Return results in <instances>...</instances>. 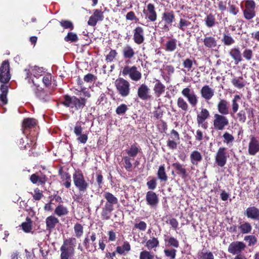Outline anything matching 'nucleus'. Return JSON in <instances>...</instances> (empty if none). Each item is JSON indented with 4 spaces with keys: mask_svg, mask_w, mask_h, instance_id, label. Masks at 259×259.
Listing matches in <instances>:
<instances>
[{
    "mask_svg": "<svg viewBox=\"0 0 259 259\" xmlns=\"http://www.w3.org/2000/svg\"><path fill=\"white\" fill-rule=\"evenodd\" d=\"M76 240L75 238L65 239L60 247L61 259H71L74 255Z\"/></svg>",
    "mask_w": 259,
    "mask_h": 259,
    "instance_id": "nucleus-1",
    "label": "nucleus"
},
{
    "mask_svg": "<svg viewBox=\"0 0 259 259\" xmlns=\"http://www.w3.org/2000/svg\"><path fill=\"white\" fill-rule=\"evenodd\" d=\"M86 99L84 98H77L75 96L66 95L64 97L63 104L71 108H74L75 110H81L85 106Z\"/></svg>",
    "mask_w": 259,
    "mask_h": 259,
    "instance_id": "nucleus-2",
    "label": "nucleus"
},
{
    "mask_svg": "<svg viewBox=\"0 0 259 259\" xmlns=\"http://www.w3.org/2000/svg\"><path fill=\"white\" fill-rule=\"evenodd\" d=\"M73 180L75 186L80 192L87 191L89 184L80 170H76L73 174Z\"/></svg>",
    "mask_w": 259,
    "mask_h": 259,
    "instance_id": "nucleus-3",
    "label": "nucleus"
},
{
    "mask_svg": "<svg viewBox=\"0 0 259 259\" xmlns=\"http://www.w3.org/2000/svg\"><path fill=\"white\" fill-rule=\"evenodd\" d=\"M115 86L118 94L122 97H126L130 94V83L123 79L119 77L115 81Z\"/></svg>",
    "mask_w": 259,
    "mask_h": 259,
    "instance_id": "nucleus-4",
    "label": "nucleus"
},
{
    "mask_svg": "<svg viewBox=\"0 0 259 259\" xmlns=\"http://www.w3.org/2000/svg\"><path fill=\"white\" fill-rule=\"evenodd\" d=\"M254 109L251 107H246L239 111L236 114L233 115L232 117L236 121L240 123H245L246 121L247 117L251 119L254 117Z\"/></svg>",
    "mask_w": 259,
    "mask_h": 259,
    "instance_id": "nucleus-5",
    "label": "nucleus"
},
{
    "mask_svg": "<svg viewBox=\"0 0 259 259\" xmlns=\"http://www.w3.org/2000/svg\"><path fill=\"white\" fill-rule=\"evenodd\" d=\"M229 124V119L225 115L215 113L213 116V125L217 131H222Z\"/></svg>",
    "mask_w": 259,
    "mask_h": 259,
    "instance_id": "nucleus-6",
    "label": "nucleus"
},
{
    "mask_svg": "<svg viewBox=\"0 0 259 259\" xmlns=\"http://www.w3.org/2000/svg\"><path fill=\"white\" fill-rule=\"evenodd\" d=\"M121 72L123 76L128 75L131 79L134 81H138L142 78L141 73L135 66L132 67L125 66L123 68Z\"/></svg>",
    "mask_w": 259,
    "mask_h": 259,
    "instance_id": "nucleus-7",
    "label": "nucleus"
},
{
    "mask_svg": "<svg viewBox=\"0 0 259 259\" xmlns=\"http://www.w3.org/2000/svg\"><path fill=\"white\" fill-rule=\"evenodd\" d=\"M182 95L185 97L192 107L196 106L198 103L199 97L194 90L189 87L184 88L181 91Z\"/></svg>",
    "mask_w": 259,
    "mask_h": 259,
    "instance_id": "nucleus-8",
    "label": "nucleus"
},
{
    "mask_svg": "<svg viewBox=\"0 0 259 259\" xmlns=\"http://www.w3.org/2000/svg\"><path fill=\"white\" fill-rule=\"evenodd\" d=\"M11 74L10 73V65L9 61H4L0 67V82L6 83L10 80Z\"/></svg>",
    "mask_w": 259,
    "mask_h": 259,
    "instance_id": "nucleus-9",
    "label": "nucleus"
},
{
    "mask_svg": "<svg viewBox=\"0 0 259 259\" xmlns=\"http://www.w3.org/2000/svg\"><path fill=\"white\" fill-rule=\"evenodd\" d=\"M227 150V148L221 147L217 152L215 161L217 165L220 167H223L227 163L229 157Z\"/></svg>",
    "mask_w": 259,
    "mask_h": 259,
    "instance_id": "nucleus-10",
    "label": "nucleus"
},
{
    "mask_svg": "<svg viewBox=\"0 0 259 259\" xmlns=\"http://www.w3.org/2000/svg\"><path fill=\"white\" fill-rule=\"evenodd\" d=\"M31 82L33 83L32 87L33 90L35 93V96L40 100L43 102H47L50 100V93H48L41 88L36 87L34 81L32 79Z\"/></svg>",
    "mask_w": 259,
    "mask_h": 259,
    "instance_id": "nucleus-11",
    "label": "nucleus"
},
{
    "mask_svg": "<svg viewBox=\"0 0 259 259\" xmlns=\"http://www.w3.org/2000/svg\"><path fill=\"white\" fill-rule=\"evenodd\" d=\"M245 248L246 245L244 242L241 241H234L229 245L228 250L229 252L233 255H238L240 254Z\"/></svg>",
    "mask_w": 259,
    "mask_h": 259,
    "instance_id": "nucleus-12",
    "label": "nucleus"
},
{
    "mask_svg": "<svg viewBox=\"0 0 259 259\" xmlns=\"http://www.w3.org/2000/svg\"><path fill=\"white\" fill-rule=\"evenodd\" d=\"M137 95L140 99L144 101L148 100L151 97L150 89L145 83H143L139 86L137 91Z\"/></svg>",
    "mask_w": 259,
    "mask_h": 259,
    "instance_id": "nucleus-13",
    "label": "nucleus"
},
{
    "mask_svg": "<svg viewBox=\"0 0 259 259\" xmlns=\"http://www.w3.org/2000/svg\"><path fill=\"white\" fill-rule=\"evenodd\" d=\"M25 71L26 73V78H30L28 79L29 82H30V75H33L36 78H38L39 76L43 75L45 73L42 68L38 67L37 66L29 67L28 69H25Z\"/></svg>",
    "mask_w": 259,
    "mask_h": 259,
    "instance_id": "nucleus-14",
    "label": "nucleus"
},
{
    "mask_svg": "<svg viewBox=\"0 0 259 259\" xmlns=\"http://www.w3.org/2000/svg\"><path fill=\"white\" fill-rule=\"evenodd\" d=\"M200 93L201 97L205 101H209L214 96V90L208 85H205L202 87Z\"/></svg>",
    "mask_w": 259,
    "mask_h": 259,
    "instance_id": "nucleus-15",
    "label": "nucleus"
},
{
    "mask_svg": "<svg viewBox=\"0 0 259 259\" xmlns=\"http://www.w3.org/2000/svg\"><path fill=\"white\" fill-rule=\"evenodd\" d=\"M143 13L146 18L150 21L154 22L157 19V14L155 10L154 6L152 4H148L147 9L143 10Z\"/></svg>",
    "mask_w": 259,
    "mask_h": 259,
    "instance_id": "nucleus-16",
    "label": "nucleus"
},
{
    "mask_svg": "<svg viewBox=\"0 0 259 259\" xmlns=\"http://www.w3.org/2000/svg\"><path fill=\"white\" fill-rule=\"evenodd\" d=\"M146 200L147 204L152 207H156L159 202L158 196L154 192L152 191L147 192Z\"/></svg>",
    "mask_w": 259,
    "mask_h": 259,
    "instance_id": "nucleus-17",
    "label": "nucleus"
},
{
    "mask_svg": "<svg viewBox=\"0 0 259 259\" xmlns=\"http://www.w3.org/2000/svg\"><path fill=\"white\" fill-rule=\"evenodd\" d=\"M209 116L208 110L205 108H202L200 113L197 115V122L199 126L206 128V125L203 123L205 120Z\"/></svg>",
    "mask_w": 259,
    "mask_h": 259,
    "instance_id": "nucleus-18",
    "label": "nucleus"
},
{
    "mask_svg": "<svg viewBox=\"0 0 259 259\" xmlns=\"http://www.w3.org/2000/svg\"><path fill=\"white\" fill-rule=\"evenodd\" d=\"M258 151L259 141L255 137H252L248 144V153L251 155H254Z\"/></svg>",
    "mask_w": 259,
    "mask_h": 259,
    "instance_id": "nucleus-19",
    "label": "nucleus"
},
{
    "mask_svg": "<svg viewBox=\"0 0 259 259\" xmlns=\"http://www.w3.org/2000/svg\"><path fill=\"white\" fill-rule=\"evenodd\" d=\"M217 109L220 114L228 115L230 111L229 102L225 99L220 100L217 105Z\"/></svg>",
    "mask_w": 259,
    "mask_h": 259,
    "instance_id": "nucleus-20",
    "label": "nucleus"
},
{
    "mask_svg": "<svg viewBox=\"0 0 259 259\" xmlns=\"http://www.w3.org/2000/svg\"><path fill=\"white\" fill-rule=\"evenodd\" d=\"M153 91L156 97H160L165 91V86L158 79H155Z\"/></svg>",
    "mask_w": 259,
    "mask_h": 259,
    "instance_id": "nucleus-21",
    "label": "nucleus"
},
{
    "mask_svg": "<svg viewBox=\"0 0 259 259\" xmlns=\"http://www.w3.org/2000/svg\"><path fill=\"white\" fill-rule=\"evenodd\" d=\"M229 55L234 61L235 65L238 64L242 60L241 53L238 47L232 48L229 51Z\"/></svg>",
    "mask_w": 259,
    "mask_h": 259,
    "instance_id": "nucleus-22",
    "label": "nucleus"
},
{
    "mask_svg": "<svg viewBox=\"0 0 259 259\" xmlns=\"http://www.w3.org/2000/svg\"><path fill=\"white\" fill-rule=\"evenodd\" d=\"M134 41L137 44H141L144 40V30L141 27H137L134 30Z\"/></svg>",
    "mask_w": 259,
    "mask_h": 259,
    "instance_id": "nucleus-23",
    "label": "nucleus"
},
{
    "mask_svg": "<svg viewBox=\"0 0 259 259\" xmlns=\"http://www.w3.org/2000/svg\"><path fill=\"white\" fill-rule=\"evenodd\" d=\"M178 175H180L182 179H185L187 176V170L185 166L179 162H176L172 164Z\"/></svg>",
    "mask_w": 259,
    "mask_h": 259,
    "instance_id": "nucleus-24",
    "label": "nucleus"
},
{
    "mask_svg": "<svg viewBox=\"0 0 259 259\" xmlns=\"http://www.w3.org/2000/svg\"><path fill=\"white\" fill-rule=\"evenodd\" d=\"M245 214L248 218L254 220H259V209L254 206L247 208Z\"/></svg>",
    "mask_w": 259,
    "mask_h": 259,
    "instance_id": "nucleus-25",
    "label": "nucleus"
},
{
    "mask_svg": "<svg viewBox=\"0 0 259 259\" xmlns=\"http://www.w3.org/2000/svg\"><path fill=\"white\" fill-rule=\"evenodd\" d=\"M141 149L137 144H133L128 149L126 150V153L127 154V156L134 159L138 154L141 152Z\"/></svg>",
    "mask_w": 259,
    "mask_h": 259,
    "instance_id": "nucleus-26",
    "label": "nucleus"
},
{
    "mask_svg": "<svg viewBox=\"0 0 259 259\" xmlns=\"http://www.w3.org/2000/svg\"><path fill=\"white\" fill-rule=\"evenodd\" d=\"M161 18L166 24L171 25L175 21V15L172 11H165L162 14Z\"/></svg>",
    "mask_w": 259,
    "mask_h": 259,
    "instance_id": "nucleus-27",
    "label": "nucleus"
},
{
    "mask_svg": "<svg viewBox=\"0 0 259 259\" xmlns=\"http://www.w3.org/2000/svg\"><path fill=\"white\" fill-rule=\"evenodd\" d=\"M203 42L206 48L213 49L217 47V40L213 36H205Z\"/></svg>",
    "mask_w": 259,
    "mask_h": 259,
    "instance_id": "nucleus-28",
    "label": "nucleus"
},
{
    "mask_svg": "<svg viewBox=\"0 0 259 259\" xmlns=\"http://www.w3.org/2000/svg\"><path fill=\"white\" fill-rule=\"evenodd\" d=\"M103 196L107 200V202L105 203L106 205L113 207L114 205L118 203V199L110 192H105Z\"/></svg>",
    "mask_w": 259,
    "mask_h": 259,
    "instance_id": "nucleus-29",
    "label": "nucleus"
},
{
    "mask_svg": "<svg viewBox=\"0 0 259 259\" xmlns=\"http://www.w3.org/2000/svg\"><path fill=\"white\" fill-rule=\"evenodd\" d=\"M241 99V97L239 95H236L234 96L233 99L231 102L232 110L231 111V116L233 117L234 115L238 110L239 105V102Z\"/></svg>",
    "mask_w": 259,
    "mask_h": 259,
    "instance_id": "nucleus-30",
    "label": "nucleus"
},
{
    "mask_svg": "<svg viewBox=\"0 0 259 259\" xmlns=\"http://www.w3.org/2000/svg\"><path fill=\"white\" fill-rule=\"evenodd\" d=\"M131 249V245L127 241H124L122 246H117L116 252L121 255H125Z\"/></svg>",
    "mask_w": 259,
    "mask_h": 259,
    "instance_id": "nucleus-31",
    "label": "nucleus"
},
{
    "mask_svg": "<svg viewBox=\"0 0 259 259\" xmlns=\"http://www.w3.org/2000/svg\"><path fill=\"white\" fill-rule=\"evenodd\" d=\"M177 40L175 38H171L167 41L164 45V50L166 52H172L177 49Z\"/></svg>",
    "mask_w": 259,
    "mask_h": 259,
    "instance_id": "nucleus-32",
    "label": "nucleus"
},
{
    "mask_svg": "<svg viewBox=\"0 0 259 259\" xmlns=\"http://www.w3.org/2000/svg\"><path fill=\"white\" fill-rule=\"evenodd\" d=\"M47 229L51 230L54 229L56 225L59 223V220L54 216L48 217L46 220Z\"/></svg>",
    "mask_w": 259,
    "mask_h": 259,
    "instance_id": "nucleus-33",
    "label": "nucleus"
},
{
    "mask_svg": "<svg viewBox=\"0 0 259 259\" xmlns=\"http://www.w3.org/2000/svg\"><path fill=\"white\" fill-rule=\"evenodd\" d=\"M190 158L191 163L194 165H197L198 162L201 161L202 159V156L201 153L196 150L191 152Z\"/></svg>",
    "mask_w": 259,
    "mask_h": 259,
    "instance_id": "nucleus-34",
    "label": "nucleus"
},
{
    "mask_svg": "<svg viewBox=\"0 0 259 259\" xmlns=\"http://www.w3.org/2000/svg\"><path fill=\"white\" fill-rule=\"evenodd\" d=\"M113 207L109 206L105 204L102 208L101 217L102 219L107 220L110 218L111 213L113 210Z\"/></svg>",
    "mask_w": 259,
    "mask_h": 259,
    "instance_id": "nucleus-35",
    "label": "nucleus"
},
{
    "mask_svg": "<svg viewBox=\"0 0 259 259\" xmlns=\"http://www.w3.org/2000/svg\"><path fill=\"white\" fill-rule=\"evenodd\" d=\"M238 228L242 234H248L251 232L252 228L249 223L243 222L240 223Z\"/></svg>",
    "mask_w": 259,
    "mask_h": 259,
    "instance_id": "nucleus-36",
    "label": "nucleus"
},
{
    "mask_svg": "<svg viewBox=\"0 0 259 259\" xmlns=\"http://www.w3.org/2000/svg\"><path fill=\"white\" fill-rule=\"evenodd\" d=\"M157 175L158 178L162 182H166L168 180L166 175L164 165H161L159 166L157 171Z\"/></svg>",
    "mask_w": 259,
    "mask_h": 259,
    "instance_id": "nucleus-37",
    "label": "nucleus"
},
{
    "mask_svg": "<svg viewBox=\"0 0 259 259\" xmlns=\"http://www.w3.org/2000/svg\"><path fill=\"white\" fill-rule=\"evenodd\" d=\"M231 82L238 89H242L245 85V82L242 77H235L232 78Z\"/></svg>",
    "mask_w": 259,
    "mask_h": 259,
    "instance_id": "nucleus-38",
    "label": "nucleus"
},
{
    "mask_svg": "<svg viewBox=\"0 0 259 259\" xmlns=\"http://www.w3.org/2000/svg\"><path fill=\"white\" fill-rule=\"evenodd\" d=\"M222 41L224 45L230 46L234 44L235 42V39L231 36L229 33H224L223 35Z\"/></svg>",
    "mask_w": 259,
    "mask_h": 259,
    "instance_id": "nucleus-39",
    "label": "nucleus"
},
{
    "mask_svg": "<svg viewBox=\"0 0 259 259\" xmlns=\"http://www.w3.org/2000/svg\"><path fill=\"white\" fill-rule=\"evenodd\" d=\"M205 24L208 28H211L217 23L215 18L212 14H209L204 19Z\"/></svg>",
    "mask_w": 259,
    "mask_h": 259,
    "instance_id": "nucleus-40",
    "label": "nucleus"
},
{
    "mask_svg": "<svg viewBox=\"0 0 259 259\" xmlns=\"http://www.w3.org/2000/svg\"><path fill=\"white\" fill-rule=\"evenodd\" d=\"M159 241L157 238L153 237L150 239H149L146 243L145 246L149 250L156 248L159 246Z\"/></svg>",
    "mask_w": 259,
    "mask_h": 259,
    "instance_id": "nucleus-41",
    "label": "nucleus"
},
{
    "mask_svg": "<svg viewBox=\"0 0 259 259\" xmlns=\"http://www.w3.org/2000/svg\"><path fill=\"white\" fill-rule=\"evenodd\" d=\"M198 257L200 259H214L213 253L207 250H202L198 253Z\"/></svg>",
    "mask_w": 259,
    "mask_h": 259,
    "instance_id": "nucleus-42",
    "label": "nucleus"
},
{
    "mask_svg": "<svg viewBox=\"0 0 259 259\" xmlns=\"http://www.w3.org/2000/svg\"><path fill=\"white\" fill-rule=\"evenodd\" d=\"M36 124V120L33 118H25L24 119L22 127L24 128H30L33 127Z\"/></svg>",
    "mask_w": 259,
    "mask_h": 259,
    "instance_id": "nucleus-43",
    "label": "nucleus"
},
{
    "mask_svg": "<svg viewBox=\"0 0 259 259\" xmlns=\"http://www.w3.org/2000/svg\"><path fill=\"white\" fill-rule=\"evenodd\" d=\"M68 209L66 207L63 205H59L55 209V213L58 217L65 215L68 213Z\"/></svg>",
    "mask_w": 259,
    "mask_h": 259,
    "instance_id": "nucleus-44",
    "label": "nucleus"
},
{
    "mask_svg": "<svg viewBox=\"0 0 259 259\" xmlns=\"http://www.w3.org/2000/svg\"><path fill=\"white\" fill-rule=\"evenodd\" d=\"M190 25H191V22L185 19L180 18L177 27L182 31H185Z\"/></svg>",
    "mask_w": 259,
    "mask_h": 259,
    "instance_id": "nucleus-45",
    "label": "nucleus"
},
{
    "mask_svg": "<svg viewBox=\"0 0 259 259\" xmlns=\"http://www.w3.org/2000/svg\"><path fill=\"white\" fill-rule=\"evenodd\" d=\"M224 139L223 142L228 146H232L234 138L232 135L228 132H225L222 136Z\"/></svg>",
    "mask_w": 259,
    "mask_h": 259,
    "instance_id": "nucleus-46",
    "label": "nucleus"
},
{
    "mask_svg": "<svg viewBox=\"0 0 259 259\" xmlns=\"http://www.w3.org/2000/svg\"><path fill=\"white\" fill-rule=\"evenodd\" d=\"M123 54L125 58L131 59L134 57L135 52L131 47L127 46L123 49Z\"/></svg>",
    "mask_w": 259,
    "mask_h": 259,
    "instance_id": "nucleus-47",
    "label": "nucleus"
},
{
    "mask_svg": "<svg viewBox=\"0 0 259 259\" xmlns=\"http://www.w3.org/2000/svg\"><path fill=\"white\" fill-rule=\"evenodd\" d=\"M165 241L167 243L168 246L173 247L176 248L179 247V241L174 237H167V238L165 239Z\"/></svg>",
    "mask_w": 259,
    "mask_h": 259,
    "instance_id": "nucleus-48",
    "label": "nucleus"
},
{
    "mask_svg": "<svg viewBox=\"0 0 259 259\" xmlns=\"http://www.w3.org/2000/svg\"><path fill=\"white\" fill-rule=\"evenodd\" d=\"M32 143V140H29L27 137H25L20 140L19 144L21 149H26L27 146L31 147Z\"/></svg>",
    "mask_w": 259,
    "mask_h": 259,
    "instance_id": "nucleus-49",
    "label": "nucleus"
},
{
    "mask_svg": "<svg viewBox=\"0 0 259 259\" xmlns=\"http://www.w3.org/2000/svg\"><path fill=\"white\" fill-rule=\"evenodd\" d=\"M134 160L131 157H128V156H124L123 158V165L125 169L129 172L132 171V160Z\"/></svg>",
    "mask_w": 259,
    "mask_h": 259,
    "instance_id": "nucleus-50",
    "label": "nucleus"
},
{
    "mask_svg": "<svg viewBox=\"0 0 259 259\" xmlns=\"http://www.w3.org/2000/svg\"><path fill=\"white\" fill-rule=\"evenodd\" d=\"M177 106L184 111H187L189 107L188 104L182 97L178 98L177 100Z\"/></svg>",
    "mask_w": 259,
    "mask_h": 259,
    "instance_id": "nucleus-51",
    "label": "nucleus"
},
{
    "mask_svg": "<svg viewBox=\"0 0 259 259\" xmlns=\"http://www.w3.org/2000/svg\"><path fill=\"white\" fill-rule=\"evenodd\" d=\"M74 231L75 236L78 238H80L83 233V226L80 224L76 223L74 226Z\"/></svg>",
    "mask_w": 259,
    "mask_h": 259,
    "instance_id": "nucleus-52",
    "label": "nucleus"
},
{
    "mask_svg": "<svg viewBox=\"0 0 259 259\" xmlns=\"http://www.w3.org/2000/svg\"><path fill=\"white\" fill-rule=\"evenodd\" d=\"M243 15L246 19L250 20L255 16V10L245 8L243 11Z\"/></svg>",
    "mask_w": 259,
    "mask_h": 259,
    "instance_id": "nucleus-53",
    "label": "nucleus"
},
{
    "mask_svg": "<svg viewBox=\"0 0 259 259\" xmlns=\"http://www.w3.org/2000/svg\"><path fill=\"white\" fill-rule=\"evenodd\" d=\"M78 38L77 34L75 33L70 32L64 37V40L67 42H73L78 40Z\"/></svg>",
    "mask_w": 259,
    "mask_h": 259,
    "instance_id": "nucleus-54",
    "label": "nucleus"
},
{
    "mask_svg": "<svg viewBox=\"0 0 259 259\" xmlns=\"http://www.w3.org/2000/svg\"><path fill=\"white\" fill-rule=\"evenodd\" d=\"M244 240L248 242L249 246L254 245L257 242V238L252 235L245 236Z\"/></svg>",
    "mask_w": 259,
    "mask_h": 259,
    "instance_id": "nucleus-55",
    "label": "nucleus"
},
{
    "mask_svg": "<svg viewBox=\"0 0 259 259\" xmlns=\"http://www.w3.org/2000/svg\"><path fill=\"white\" fill-rule=\"evenodd\" d=\"M154 255L148 250L142 251L140 253V259H153Z\"/></svg>",
    "mask_w": 259,
    "mask_h": 259,
    "instance_id": "nucleus-56",
    "label": "nucleus"
},
{
    "mask_svg": "<svg viewBox=\"0 0 259 259\" xmlns=\"http://www.w3.org/2000/svg\"><path fill=\"white\" fill-rule=\"evenodd\" d=\"M177 250L175 249H165L164 253L166 256L170 257V259H175L176 256Z\"/></svg>",
    "mask_w": 259,
    "mask_h": 259,
    "instance_id": "nucleus-57",
    "label": "nucleus"
},
{
    "mask_svg": "<svg viewBox=\"0 0 259 259\" xmlns=\"http://www.w3.org/2000/svg\"><path fill=\"white\" fill-rule=\"evenodd\" d=\"M127 109V105L124 104H122L116 108V113L118 115L123 114L126 112Z\"/></svg>",
    "mask_w": 259,
    "mask_h": 259,
    "instance_id": "nucleus-58",
    "label": "nucleus"
},
{
    "mask_svg": "<svg viewBox=\"0 0 259 259\" xmlns=\"http://www.w3.org/2000/svg\"><path fill=\"white\" fill-rule=\"evenodd\" d=\"M26 221L27 222L22 224V228L25 232H29L31 230V220L27 218Z\"/></svg>",
    "mask_w": 259,
    "mask_h": 259,
    "instance_id": "nucleus-59",
    "label": "nucleus"
},
{
    "mask_svg": "<svg viewBox=\"0 0 259 259\" xmlns=\"http://www.w3.org/2000/svg\"><path fill=\"white\" fill-rule=\"evenodd\" d=\"M60 25L65 29H73V25L72 23L68 20H62L60 22Z\"/></svg>",
    "mask_w": 259,
    "mask_h": 259,
    "instance_id": "nucleus-60",
    "label": "nucleus"
},
{
    "mask_svg": "<svg viewBox=\"0 0 259 259\" xmlns=\"http://www.w3.org/2000/svg\"><path fill=\"white\" fill-rule=\"evenodd\" d=\"M252 51L250 49H246L243 52V56L247 61L250 60L252 58Z\"/></svg>",
    "mask_w": 259,
    "mask_h": 259,
    "instance_id": "nucleus-61",
    "label": "nucleus"
},
{
    "mask_svg": "<svg viewBox=\"0 0 259 259\" xmlns=\"http://www.w3.org/2000/svg\"><path fill=\"white\" fill-rule=\"evenodd\" d=\"M117 55L115 50H111L109 54L106 56V61L107 62H111Z\"/></svg>",
    "mask_w": 259,
    "mask_h": 259,
    "instance_id": "nucleus-62",
    "label": "nucleus"
},
{
    "mask_svg": "<svg viewBox=\"0 0 259 259\" xmlns=\"http://www.w3.org/2000/svg\"><path fill=\"white\" fill-rule=\"evenodd\" d=\"M134 227L142 231H145L147 228V224L144 221H140L134 225Z\"/></svg>",
    "mask_w": 259,
    "mask_h": 259,
    "instance_id": "nucleus-63",
    "label": "nucleus"
},
{
    "mask_svg": "<svg viewBox=\"0 0 259 259\" xmlns=\"http://www.w3.org/2000/svg\"><path fill=\"white\" fill-rule=\"evenodd\" d=\"M98 21H102L104 18L103 12L99 10H96L92 15Z\"/></svg>",
    "mask_w": 259,
    "mask_h": 259,
    "instance_id": "nucleus-64",
    "label": "nucleus"
}]
</instances>
